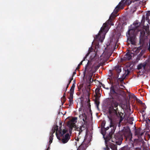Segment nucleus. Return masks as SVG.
I'll return each mask as SVG.
<instances>
[{
  "label": "nucleus",
  "instance_id": "nucleus-1",
  "mask_svg": "<svg viewBox=\"0 0 150 150\" xmlns=\"http://www.w3.org/2000/svg\"><path fill=\"white\" fill-rule=\"evenodd\" d=\"M117 13L116 12V11H115V10H114L108 20L103 24L98 34L96 36V39H98L101 42H103L105 38V35L109 29L110 26L113 25L112 21L117 16L116 15Z\"/></svg>",
  "mask_w": 150,
  "mask_h": 150
},
{
  "label": "nucleus",
  "instance_id": "nucleus-2",
  "mask_svg": "<svg viewBox=\"0 0 150 150\" xmlns=\"http://www.w3.org/2000/svg\"><path fill=\"white\" fill-rule=\"evenodd\" d=\"M56 131V135L58 140L61 142L63 144L66 143V129L65 128L62 132L59 127V129L58 126L56 125H54L50 133V136L49 138V144L52 142L53 139V137L54 136L53 134Z\"/></svg>",
  "mask_w": 150,
  "mask_h": 150
},
{
  "label": "nucleus",
  "instance_id": "nucleus-3",
  "mask_svg": "<svg viewBox=\"0 0 150 150\" xmlns=\"http://www.w3.org/2000/svg\"><path fill=\"white\" fill-rule=\"evenodd\" d=\"M119 104V103L117 99L113 97L111 99L110 104L108 108V112L110 117H112L117 115V112L118 110L117 107Z\"/></svg>",
  "mask_w": 150,
  "mask_h": 150
},
{
  "label": "nucleus",
  "instance_id": "nucleus-4",
  "mask_svg": "<svg viewBox=\"0 0 150 150\" xmlns=\"http://www.w3.org/2000/svg\"><path fill=\"white\" fill-rule=\"evenodd\" d=\"M77 118L76 117H72L70 118L69 120L67 122V126L69 127V133H66V142L69 139L71 133L72 128L75 126L76 123L77 122ZM67 130H66V133Z\"/></svg>",
  "mask_w": 150,
  "mask_h": 150
},
{
  "label": "nucleus",
  "instance_id": "nucleus-5",
  "mask_svg": "<svg viewBox=\"0 0 150 150\" xmlns=\"http://www.w3.org/2000/svg\"><path fill=\"white\" fill-rule=\"evenodd\" d=\"M150 68V59L146 61L145 62L143 63L139 64L137 67L138 69H143L146 70Z\"/></svg>",
  "mask_w": 150,
  "mask_h": 150
},
{
  "label": "nucleus",
  "instance_id": "nucleus-6",
  "mask_svg": "<svg viewBox=\"0 0 150 150\" xmlns=\"http://www.w3.org/2000/svg\"><path fill=\"white\" fill-rule=\"evenodd\" d=\"M74 85H73L71 87L69 92V102H70V105L72 103L73 101V93L74 91Z\"/></svg>",
  "mask_w": 150,
  "mask_h": 150
},
{
  "label": "nucleus",
  "instance_id": "nucleus-7",
  "mask_svg": "<svg viewBox=\"0 0 150 150\" xmlns=\"http://www.w3.org/2000/svg\"><path fill=\"white\" fill-rule=\"evenodd\" d=\"M115 137L116 139L115 142L117 144V143L118 142H120V144L121 143L122 140V136L119 134H117L115 135Z\"/></svg>",
  "mask_w": 150,
  "mask_h": 150
},
{
  "label": "nucleus",
  "instance_id": "nucleus-8",
  "mask_svg": "<svg viewBox=\"0 0 150 150\" xmlns=\"http://www.w3.org/2000/svg\"><path fill=\"white\" fill-rule=\"evenodd\" d=\"M130 51V50L128 52L125 54L124 57V59H125L129 60L131 59L132 57L131 54L132 53H131L129 51Z\"/></svg>",
  "mask_w": 150,
  "mask_h": 150
},
{
  "label": "nucleus",
  "instance_id": "nucleus-9",
  "mask_svg": "<svg viewBox=\"0 0 150 150\" xmlns=\"http://www.w3.org/2000/svg\"><path fill=\"white\" fill-rule=\"evenodd\" d=\"M120 4V3L119 4L116 6L115 9V11H116V12H117L119 9H122L123 8L124 6L125 5L123 3L120 4V5L119 6Z\"/></svg>",
  "mask_w": 150,
  "mask_h": 150
},
{
  "label": "nucleus",
  "instance_id": "nucleus-10",
  "mask_svg": "<svg viewBox=\"0 0 150 150\" xmlns=\"http://www.w3.org/2000/svg\"><path fill=\"white\" fill-rule=\"evenodd\" d=\"M122 3L125 5H129L131 3V1L130 0H122L120 2V4L119 6Z\"/></svg>",
  "mask_w": 150,
  "mask_h": 150
},
{
  "label": "nucleus",
  "instance_id": "nucleus-11",
  "mask_svg": "<svg viewBox=\"0 0 150 150\" xmlns=\"http://www.w3.org/2000/svg\"><path fill=\"white\" fill-rule=\"evenodd\" d=\"M92 74H90L87 76V81L89 83L92 82L93 79H92Z\"/></svg>",
  "mask_w": 150,
  "mask_h": 150
},
{
  "label": "nucleus",
  "instance_id": "nucleus-12",
  "mask_svg": "<svg viewBox=\"0 0 150 150\" xmlns=\"http://www.w3.org/2000/svg\"><path fill=\"white\" fill-rule=\"evenodd\" d=\"M66 96V91L64 92V95L61 98V102L62 103V105L63 104V103L65 102L66 101V99L65 98V97Z\"/></svg>",
  "mask_w": 150,
  "mask_h": 150
},
{
  "label": "nucleus",
  "instance_id": "nucleus-13",
  "mask_svg": "<svg viewBox=\"0 0 150 150\" xmlns=\"http://www.w3.org/2000/svg\"><path fill=\"white\" fill-rule=\"evenodd\" d=\"M115 69L116 71L118 73L121 72V69L120 67L118 66H116L115 67Z\"/></svg>",
  "mask_w": 150,
  "mask_h": 150
},
{
  "label": "nucleus",
  "instance_id": "nucleus-14",
  "mask_svg": "<svg viewBox=\"0 0 150 150\" xmlns=\"http://www.w3.org/2000/svg\"><path fill=\"white\" fill-rule=\"evenodd\" d=\"M110 127H112L113 128V131H112V133H113V132H114L115 128V127L114 126V123L112 122V120H111L110 121Z\"/></svg>",
  "mask_w": 150,
  "mask_h": 150
},
{
  "label": "nucleus",
  "instance_id": "nucleus-15",
  "mask_svg": "<svg viewBox=\"0 0 150 150\" xmlns=\"http://www.w3.org/2000/svg\"><path fill=\"white\" fill-rule=\"evenodd\" d=\"M110 147L112 150H117V147L114 144H111Z\"/></svg>",
  "mask_w": 150,
  "mask_h": 150
},
{
  "label": "nucleus",
  "instance_id": "nucleus-16",
  "mask_svg": "<svg viewBox=\"0 0 150 150\" xmlns=\"http://www.w3.org/2000/svg\"><path fill=\"white\" fill-rule=\"evenodd\" d=\"M130 42L131 44H132V45H134L135 43V41L134 40V38L133 39L130 38Z\"/></svg>",
  "mask_w": 150,
  "mask_h": 150
},
{
  "label": "nucleus",
  "instance_id": "nucleus-17",
  "mask_svg": "<svg viewBox=\"0 0 150 150\" xmlns=\"http://www.w3.org/2000/svg\"><path fill=\"white\" fill-rule=\"evenodd\" d=\"M110 93H111V94H114V93L115 96L117 95V94L116 93H115V91L113 89H112L111 90H110Z\"/></svg>",
  "mask_w": 150,
  "mask_h": 150
},
{
  "label": "nucleus",
  "instance_id": "nucleus-18",
  "mask_svg": "<svg viewBox=\"0 0 150 150\" xmlns=\"http://www.w3.org/2000/svg\"><path fill=\"white\" fill-rule=\"evenodd\" d=\"M147 0H139V1L140 2H142L143 4H145Z\"/></svg>",
  "mask_w": 150,
  "mask_h": 150
},
{
  "label": "nucleus",
  "instance_id": "nucleus-19",
  "mask_svg": "<svg viewBox=\"0 0 150 150\" xmlns=\"http://www.w3.org/2000/svg\"><path fill=\"white\" fill-rule=\"evenodd\" d=\"M95 102H96V103L97 105L98 106V105L99 104V102L97 100H96Z\"/></svg>",
  "mask_w": 150,
  "mask_h": 150
},
{
  "label": "nucleus",
  "instance_id": "nucleus-20",
  "mask_svg": "<svg viewBox=\"0 0 150 150\" xmlns=\"http://www.w3.org/2000/svg\"><path fill=\"white\" fill-rule=\"evenodd\" d=\"M72 79H73V78H71L70 79V80H69V83L68 84H69L70 83V82H71V81L72 80Z\"/></svg>",
  "mask_w": 150,
  "mask_h": 150
},
{
  "label": "nucleus",
  "instance_id": "nucleus-21",
  "mask_svg": "<svg viewBox=\"0 0 150 150\" xmlns=\"http://www.w3.org/2000/svg\"><path fill=\"white\" fill-rule=\"evenodd\" d=\"M50 147L49 146L47 149L46 150H50Z\"/></svg>",
  "mask_w": 150,
  "mask_h": 150
},
{
  "label": "nucleus",
  "instance_id": "nucleus-22",
  "mask_svg": "<svg viewBox=\"0 0 150 150\" xmlns=\"http://www.w3.org/2000/svg\"><path fill=\"white\" fill-rule=\"evenodd\" d=\"M132 30H130L129 32V33H130L131 32V31Z\"/></svg>",
  "mask_w": 150,
  "mask_h": 150
},
{
  "label": "nucleus",
  "instance_id": "nucleus-23",
  "mask_svg": "<svg viewBox=\"0 0 150 150\" xmlns=\"http://www.w3.org/2000/svg\"><path fill=\"white\" fill-rule=\"evenodd\" d=\"M148 137H149V138H150V135H148Z\"/></svg>",
  "mask_w": 150,
  "mask_h": 150
},
{
  "label": "nucleus",
  "instance_id": "nucleus-24",
  "mask_svg": "<svg viewBox=\"0 0 150 150\" xmlns=\"http://www.w3.org/2000/svg\"><path fill=\"white\" fill-rule=\"evenodd\" d=\"M137 1V2L138 4V3H139V1Z\"/></svg>",
  "mask_w": 150,
  "mask_h": 150
},
{
  "label": "nucleus",
  "instance_id": "nucleus-25",
  "mask_svg": "<svg viewBox=\"0 0 150 150\" xmlns=\"http://www.w3.org/2000/svg\"><path fill=\"white\" fill-rule=\"evenodd\" d=\"M65 114H66V112H64V115H65Z\"/></svg>",
  "mask_w": 150,
  "mask_h": 150
},
{
  "label": "nucleus",
  "instance_id": "nucleus-26",
  "mask_svg": "<svg viewBox=\"0 0 150 150\" xmlns=\"http://www.w3.org/2000/svg\"><path fill=\"white\" fill-rule=\"evenodd\" d=\"M82 64V62H81L80 64H79V65H81Z\"/></svg>",
  "mask_w": 150,
  "mask_h": 150
},
{
  "label": "nucleus",
  "instance_id": "nucleus-27",
  "mask_svg": "<svg viewBox=\"0 0 150 150\" xmlns=\"http://www.w3.org/2000/svg\"><path fill=\"white\" fill-rule=\"evenodd\" d=\"M105 122H103V123L104 124V123H105Z\"/></svg>",
  "mask_w": 150,
  "mask_h": 150
},
{
  "label": "nucleus",
  "instance_id": "nucleus-28",
  "mask_svg": "<svg viewBox=\"0 0 150 150\" xmlns=\"http://www.w3.org/2000/svg\"><path fill=\"white\" fill-rule=\"evenodd\" d=\"M107 150H109V148Z\"/></svg>",
  "mask_w": 150,
  "mask_h": 150
},
{
  "label": "nucleus",
  "instance_id": "nucleus-29",
  "mask_svg": "<svg viewBox=\"0 0 150 150\" xmlns=\"http://www.w3.org/2000/svg\"><path fill=\"white\" fill-rule=\"evenodd\" d=\"M108 129H107L106 130L108 129L109 128L108 127Z\"/></svg>",
  "mask_w": 150,
  "mask_h": 150
},
{
  "label": "nucleus",
  "instance_id": "nucleus-30",
  "mask_svg": "<svg viewBox=\"0 0 150 150\" xmlns=\"http://www.w3.org/2000/svg\"><path fill=\"white\" fill-rule=\"evenodd\" d=\"M135 49H136V50H137V49L135 48L134 50H135Z\"/></svg>",
  "mask_w": 150,
  "mask_h": 150
},
{
  "label": "nucleus",
  "instance_id": "nucleus-31",
  "mask_svg": "<svg viewBox=\"0 0 150 150\" xmlns=\"http://www.w3.org/2000/svg\"><path fill=\"white\" fill-rule=\"evenodd\" d=\"M68 87V86H67V87H66V89Z\"/></svg>",
  "mask_w": 150,
  "mask_h": 150
},
{
  "label": "nucleus",
  "instance_id": "nucleus-32",
  "mask_svg": "<svg viewBox=\"0 0 150 150\" xmlns=\"http://www.w3.org/2000/svg\"><path fill=\"white\" fill-rule=\"evenodd\" d=\"M149 12L150 13V12Z\"/></svg>",
  "mask_w": 150,
  "mask_h": 150
},
{
  "label": "nucleus",
  "instance_id": "nucleus-33",
  "mask_svg": "<svg viewBox=\"0 0 150 150\" xmlns=\"http://www.w3.org/2000/svg\"><path fill=\"white\" fill-rule=\"evenodd\" d=\"M149 120L150 121V120Z\"/></svg>",
  "mask_w": 150,
  "mask_h": 150
}]
</instances>
